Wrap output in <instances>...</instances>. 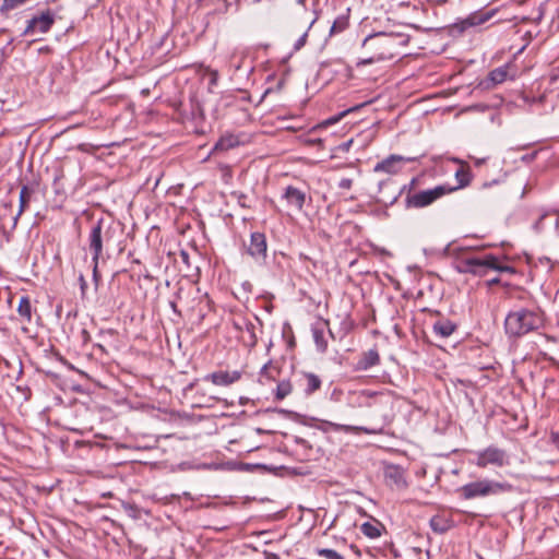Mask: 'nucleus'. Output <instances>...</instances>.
<instances>
[{
	"instance_id": "39",
	"label": "nucleus",
	"mask_w": 559,
	"mask_h": 559,
	"mask_svg": "<svg viewBox=\"0 0 559 559\" xmlns=\"http://www.w3.org/2000/svg\"><path fill=\"white\" fill-rule=\"evenodd\" d=\"M487 158H474L475 165L480 166L486 162Z\"/></svg>"
},
{
	"instance_id": "21",
	"label": "nucleus",
	"mask_w": 559,
	"mask_h": 559,
	"mask_svg": "<svg viewBox=\"0 0 559 559\" xmlns=\"http://www.w3.org/2000/svg\"><path fill=\"white\" fill-rule=\"evenodd\" d=\"M455 163H460L462 166L455 171V179L457 180V186L454 187L455 190L460 188H465L469 185L472 180V175L468 166H466L463 162L457 158L453 159Z\"/></svg>"
},
{
	"instance_id": "47",
	"label": "nucleus",
	"mask_w": 559,
	"mask_h": 559,
	"mask_svg": "<svg viewBox=\"0 0 559 559\" xmlns=\"http://www.w3.org/2000/svg\"><path fill=\"white\" fill-rule=\"evenodd\" d=\"M314 21H316V20H312V21H311V23H310V25H309V27H308V28H310V27L312 26V24H314Z\"/></svg>"
},
{
	"instance_id": "12",
	"label": "nucleus",
	"mask_w": 559,
	"mask_h": 559,
	"mask_svg": "<svg viewBox=\"0 0 559 559\" xmlns=\"http://www.w3.org/2000/svg\"><path fill=\"white\" fill-rule=\"evenodd\" d=\"M53 23L52 15L47 13H41L38 16H34L27 23V26L23 31V36L34 35L36 33L44 34L48 32Z\"/></svg>"
},
{
	"instance_id": "9",
	"label": "nucleus",
	"mask_w": 559,
	"mask_h": 559,
	"mask_svg": "<svg viewBox=\"0 0 559 559\" xmlns=\"http://www.w3.org/2000/svg\"><path fill=\"white\" fill-rule=\"evenodd\" d=\"M323 432L335 431V432H345V433H366V435H378L381 433V429H373L364 426H353V425H344L337 424L329 420H322L321 425L317 426Z\"/></svg>"
},
{
	"instance_id": "19",
	"label": "nucleus",
	"mask_w": 559,
	"mask_h": 559,
	"mask_svg": "<svg viewBox=\"0 0 559 559\" xmlns=\"http://www.w3.org/2000/svg\"><path fill=\"white\" fill-rule=\"evenodd\" d=\"M491 14L475 12L468 15L466 19L462 20L457 25L461 31H465L468 27L477 26L484 24L490 19Z\"/></svg>"
},
{
	"instance_id": "20",
	"label": "nucleus",
	"mask_w": 559,
	"mask_h": 559,
	"mask_svg": "<svg viewBox=\"0 0 559 559\" xmlns=\"http://www.w3.org/2000/svg\"><path fill=\"white\" fill-rule=\"evenodd\" d=\"M432 330L436 335L447 338L456 330V324L448 319H441L433 323Z\"/></svg>"
},
{
	"instance_id": "14",
	"label": "nucleus",
	"mask_w": 559,
	"mask_h": 559,
	"mask_svg": "<svg viewBox=\"0 0 559 559\" xmlns=\"http://www.w3.org/2000/svg\"><path fill=\"white\" fill-rule=\"evenodd\" d=\"M241 378V372L234 371H215L203 377V381H210L215 385L227 386L237 382Z\"/></svg>"
},
{
	"instance_id": "5",
	"label": "nucleus",
	"mask_w": 559,
	"mask_h": 559,
	"mask_svg": "<svg viewBox=\"0 0 559 559\" xmlns=\"http://www.w3.org/2000/svg\"><path fill=\"white\" fill-rule=\"evenodd\" d=\"M455 191L448 185H440L432 189L421 190L415 193H408L405 198V205L408 209H421L431 205L433 202L448 193Z\"/></svg>"
},
{
	"instance_id": "40",
	"label": "nucleus",
	"mask_w": 559,
	"mask_h": 559,
	"mask_svg": "<svg viewBox=\"0 0 559 559\" xmlns=\"http://www.w3.org/2000/svg\"><path fill=\"white\" fill-rule=\"evenodd\" d=\"M270 365H271V364L269 362V364H265V365L262 367V369H261V374H262V376H264V374L266 376V372H267V369H269Z\"/></svg>"
},
{
	"instance_id": "22",
	"label": "nucleus",
	"mask_w": 559,
	"mask_h": 559,
	"mask_svg": "<svg viewBox=\"0 0 559 559\" xmlns=\"http://www.w3.org/2000/svg\"><path fill=\"white\" fill-rule=\"evenodd\" d=\"M240 144V141L237 135L235 134H225L219 138V140L216 142L214 150L215 151H228L230 148H234Z\"/></svg>"
},
{
	"instance_id": "6",
	"label": "nucleus",
	"mask_w": 559,
	"mask_h": 559,
	"mask_svg": "<svg viewBox=\"0 0 559 559\" xmlns=\"http://www.w3.org/2000/svg\"><path fill=\"white\" fill-rule=\"evenodd\" d=\"M103 238L102 221H98L91 227L88 235V249L92 252L93 261V280L96 285H98L100 280V274L98 273V260L103 251Z\"/></svg>"
},
{
	"instance_id": "16",
	"label": "nucleus",
	"mask_w": 559,
	"mask_h": 559,
	"mask_svg": "<svg viewBox=\"0 0 559 559\" xmlns=\"http://www.w3.org/2000/svg\"><path fill=\"white\" fill-rule=\"evenodd\" d=\"M283 199L287 201L289 206L297 211H302L306 202V193L294 186H287L283 193Z\"/></svg>"
},
{
	"instance_id": "7",
	"label": "nucleus",
	"mask_w": 559,
	"mask_h": 559,
	"mask_svg": "<svg viewBox=\"0 0 559 559\" xmlns=\"http://www.w3.org/2000/svg\"><path fill=\"white\" fill-rule=\"evenodd\" d=\"M509 464V456L507 452L497 447L490 445L476 453L475 465L485 468L489 465L502 467Z\"/></svg>"
},
{
	"instance_id": "30",
	"label": "nucleus",
	"mask_w": 559,
	"mask_h": 559,
	"mask_svg": "<svg viewBox=\"0 0 559 559\" xmlns=\"http://www.w3.org/2000/svg\"><path fill=\"white\" fill-rule=\"evenodd\" d=\"M317 554L325 559H344V557L334 549L318 548Z\"/></svg>"
},
{
	"instance_id": "10",
	"label": "nucleus",
	"mask_w": 559,
	"mask_h": 559,
	"mask_svg": "<svg viewBox=\"0 0 559 559\" xmlns=\"http://www.w3.org/2000/svg\"><path fill=\"white\" fill-rule=\"evenodd\" d=\"M416 157H405L402 155L392 154L383 160L376 164L373 167L374 173H386L390 175L397 174L404 163L415 162Z\"/></svg>"
},
{
	"instance_id": "15",
	"label": "nucleus",
	"mask_w": 559,
	"mask_h": 559,
	"mask_svg": "<svg viewBox=\"0 0 559 559\" xmlns=\"http://www.w3.org/2000/svg\"><path fill=\"white\" fill-rule=\"evenodd\" d=\"M384 479L388 485L396 488H404L406 486L404 469L399 465H386L384 468Z\"/></svg>"
},
{
	"instance_id": "18",
	"label": "nucleus",
	"mask_w": 559,
	"mask_h": 559,
	"mask_svg": "<svg viewBox=\"0 0 559 559\" xmlns=\"http://www.w3.org/2000/svg\"><path fill=\"white\" fill-rule=\"evenodd\" d=\"M380 361L379 353L377 349H369L362 353L361 357L356 364L357 370H368L369 368L377 366Z\"/></svg>"
},
{
	"instance_id": "31",
	"label": "nucleus",
	"mask_w": 559,
	"mask_h": 559,
	"mask_svg": "<svg viewBox=\"0 0 559 559\" xmlns=\"http://www.w3.org/2000/svg\"><path fill=\"white\" fill-rule=\"evenodd\" d=\"M365 104H360V105H356L352 108H348L346 110H343L342 112H340L338 115L334 116V117H331L329 118L325 123L326 124H332V123H335L337 121H340L343 117H345L348 112H353V111H356L358 109H360L361 107H364Z\"/></svg>"
},
{
	"instance_id": "29",
	"label": "nucleus",
	"mask_w": 559,
	"mask_h": 559,
	"mask_svg": "<svg viewBox=\"0 0 559 559\" xmlns=\"http://www.w3.org/2000/svg\"><path fill=\"white\" fill-rule=\"evenodd\" d=\"M347 25H348V19L346 16H340L333 22L331 29H330V34L340 33V32L344 31L347 27Z\"/></svg>"
},
{
	"instance_id": "41",
	"label": "nucleus",
	"mask_w": 559,
	"mask_h": 559,
	"mask_svg": "<svg viewBox=\"0 0 559 559\" xmlns=\"http://www.w3.org/2000/svg\"><path fill=\"white\" fill-rule=\"evenodd\" d=\"M554 442H555L556 447L559 449V432L554 435Z\"/></svg>"
},
{
	"instance_id": "42",
	"label": "nucleus",
	"mask_w": 559,
	"mask_h": 559,
	"mask_svg": "<svg viewBox=\"0 0 559 559\" xmlns=\"http://www.w3.org/2000/svg\"><path fill=\"white\" fill-rule=\"evenodd\" d=\"M352 142H353V140H349L348 142H346L344 144V150H348V147L350 146Z\"/></svg>"
},
{
	"instance_id": "38",
	"label": "nucleus",
	"mask_w": 559,
	"mask_h": 559,
	"mask_svg": "<svg viewBox=\"0 0 559 559\" xmlns=\"http://www.w3.org/2000/svg\"><path fill=\"white\" fill-rule=\"evenodd\" d=\"M496 183H498V180H496V179L492 180V181H487V182L483 183V188L486 189V188H489V187H491L492 185H496Z\"/></svg>"
},
{
	"instance_id": "32",
	"label": "nucleus",
	"mask_w": 559,
	"mask_h": 559,
	"mask_svg": "<svg viewBox=\"0 0 559 559\" xmlns=\"http://www.w3.org/2000/svg\"><path fill=\"white\" fill-rule=\"evenodd\" d=\"M307 36H308V31H306L299 38L298 40L295 43V50H299L300 48H302L305 45H306V41H307Z\"/></svg>"
},
{
	"instance_id": "43",
	"label": "nucleus",
	"mask_w": 559,
	"mask_h": 559,
	"mask_svg": "<svg viewBox=\"0 0 559 559\" xmlns=\"http://www.w3.org/2000/svg\"><path fill=\"white\" fill-rule=\"evenodd\" d=\"M182 258H183V260H187L188 254L186 252H182Z\"/></svg>"
},
{
	"instance_id": "36",
	"label": "nucleus",
	"mask_w": 559,
	"mask_h": 559,
	"mask_svg": "<svg viewBox=\"0 0 559 559\" xmlns=\"http://www.w3.org/2000/svg\"><path fill=\"white\" fill-rule=\"evenodd\" d=\"M359 394H360V396H365V397H372V396L377 395L376 392H371V391H361Z\"/></svg>"
},
{
	"instance_id": "44",
	"label": "nucleus",
	"mask_w": 559,
	"mask_h": 559,
	"mask_svg": "<svg viewBox=\"0 0 559 559\" xmlns=\"http://www.w3.org/2000/svg\"><path fill=\"white\" fill-rule=\"evenodd\" d=\"M86 334L87 332L85 330H82V337H85Z\"/></svg>"
},
{
	"instance_id": "34",
	"label": "nucleus",
	"mask_w": 559,
	"mask_h": 559,
	"mask_svg": "<svg viewBox=\"0 0 559 559\" xmlns=\"http://www.w3.org/2000/svg\"><path fill=\"white\" fill-rule=\"evenodd\" d=\"M74 448L75 449H91L92 448V444L88 443V442H85L83 440H75L74 441Z\"/></svg>"
},
{
	"instance_id": "46",
	"label": "nucleus",
	"mask_w": 559,
	"mask_h": 559,
	"mask_svg": "<svg viewBox=\"0 0 559 559\" xmlns=\"http://www.w3.org/2000/svg\"><path fill=\"white\" fill-rule=\"evenodd\" d=\"M271 559H278L277 555H272Z\"/></svg>"
},
{
	"instance_id": "8",
	"label": "nucleus",
	"mask_w": 559,
	"mask_h": 559,
	"mask_svg": "<svg viewBox=\"0 0 559 559\" xmlns=\"http://www.w3.org/2000/svg\"><path fill=\"white\" fill-rule=\"evenodd\" d=\"M513 66L511 63H506L491 70L488 75L478 83L477 87L481 91H490L497 85L506 82L508 79H513L514 74H510V69Z\"/></svg>"
},
{
	"instance_id": "49",
	"label": "nucleus",
	"mask_w": 559,
	"mask_h": 559,
	"mask_svg": "<svg viewBox=\"0 0 559 559\" xmlns=\"http://www.w3.org/2000/svg\"><path fill=\"white\" fill-rule=\"evenodd\" d=\"M298 2H299V3H304V2H305V0H298Z\"/></svg>"
},
{
	"instance_id": "11",
	"label": "nucleus",
	"mask_w": 559,
	"mask_h": 559,
	"mask_svg": "<svg viewBox=\"0 0 559 559\" xmlns=\"http://www.w3.org/2000/svg\"><path fill=\"white\" fill-rule=\"evenodd\" d=\"M248 253L257 262H264L267 257V241L263 233L254 231L250 235Z\"/></svg>"
},
{
	"instance_id": "25",
	"label": "nucleus",
	"mask_w": 559,
	"mask_h": 559,
	"mask_svg": "<svg viewBox=\"0 0 559 559\" xmlns=\"http://www.w3.org/2000/svg\"><path fill=\"white\" fill-rule=\"evenodd\" d=\"M304 379L306 381L304 391L307 395H311L321 388V380L317 374L307 372L304 373Z\"/></svg>"
},
{
	"instance_id": "26",
	"label": "nucleus",
	"mask_w": 559,
	"mask_h": 559,
	"mask_svg": "<svg viewBox=\"0 0 559 559\" xmlns=\"http://www.w3.org/2000/svg\"><path fill=\"white\" fill-rule=\"evenodd\" d=\"M293 385L288 380H282L277 383L275 391V399L278 401L284 400L292 393Z\"/></svg>"
},
{
	"instance_id": "48",
	"label": "nucleus",
	"mask_w": 559,
	"mask_h": 559,
	"mask_svg": "<svg viewBox=\"0 0 559 559\" xmlns=\"http://www.w3.org/2000/svg\"><path fill=\"white\" fill-rule=\"evenodd\" d=\"M498 282H499L498 278H495V280L491 281V283H498Z\"/></svg>"
},
{
	"instance_id": "3",
	"label": "nucleus",
	"mask_w": 559,
	"mask_h": 559,
	"mask_svg": "<svg viewBox=\"0 0 559 559\" xmlns=\"http://www.w3.org/2000/svg\"><path fill=\"white\" fill-rule=\"evenodd\" d=\"M395 38L385 33H378L370 35L362 41V47L370 52V56L360 58L357 62V67L368 66L376 62L393 58V47Z\"/></svg>"
},
{
	"instance_id": "45",
	"label": "nucleus",
	"mask_w": 559,
	"mask_h": 559,
	"mask_svg": "<svg viewBox=\"0 0 559 559\" xmlns=\"http://www.w3.org/2000/svg\"><path fill=\"white\" fill-rule=\"evenodd\" d=\"M71 405H72V407L75 406L76 402L74 400H72Z\"/></svg>"
},
{
	"instance_id": "17",
	"label": "nucleus",
	"mask_w": 559,
	"mask_h": 559,
	"mask_svg": "<svg viewBox=\"0 0 559 559\" xmlns=\"http://www.w3.org/2000/svg\"><path fill=\"white\" fill-rule=\"evenodd\" d=\"M34 191H35L34 187H31L27 185L22 186L21 191H20V198H19V201H20L19 211L12 217L11 229H14L16 227L17 221H19L20 216L22 215V213L26 210Z\"/></svg>"
},
{
	"instance_id": "1",
	"label": "nucleus",
	"mask_w": 559,
	"mask_h": 559,
	"mask_svg": "<svg viewBox=\"0 0 559 559\" xmlns=\"http://www.w3.org/2000/svg\"><path fill=\"white\" fill-rule=\"evenodd\" d=\"M545 314L540 308H519L504 319V331L509 338H520L544 328Z\"/></svg>"
},
{
	"instance_id": "28",
	"label": "nucleus",
	"mask_w": 559,
	"mask_h": 559,
	"mask_svg": "<svg viewBox=\"0 0 559 559\" xmlns=\"http://www.w3.org/2000/svg\"><path fill=\"white\" fill-rule=\"evenodd\" d=\"M379 525H380L379 523L372 524L370 522H365L360 526V531L364 535H366L369 538H377L381 535Z\"/></svg>"
},
{
	"instance_id": "33",
	"label": "nucleus",
	"mask_w": 559,
	"mask_h": 559,
	"mask_svg": "<svg viewBox=\"0 0 559 559\" xmlns=\"http://www.w3.org/2000/svg\"><path fill=\"white\" fill-rule=\"evenodd\" d=\"M353 185V180L350 178H342L338 182L340 189H350Z\"/></svg>"
},
{
	"instance_id": "27",
	"label": "nucleus",
	"mask_w": 559,
	"mask_h": 559,
	"mask_svg": "<svg viewBox=\"0 0 559 559\" xmlns=\"http://www.w3.org/2000/svg\"><path fill=\"white\" fill-rule=\"evenodd\" d=\"M19 314L26 319L27 321H31L32 319V305L27 297H21L19 307H17Z\"/></svg>"
},
{
	"instance_id": "24",
	"label": "nucleus",
	"mask_w": 559,
	"mask_h": 559,
	"mask_svg": "<svg viewBox=\"0 0 559 559\" xmlns=\"http://www.w3.org/2000/svg\"><path fill=\"white\" fill-rule=\"evenodd\" d=\"M311 332L318 352L324 353L328 348V342L324 337V328L322 325H313Z\"/></svg>"
},
{
	"instance_id": "37",
	"label": "nucleus",
	"mask_w": 559,
	"mask_h": 559,
	"mask_svg": "<svg viewBox=\"0 0 559 559\" xmlns=\"http://www.w3.org/2000/svg\"><path fill=\"white\" fill-rule=\"evenodd\" d=\"M536 154H537L536 152H534L532 154H527V155L523 156L522 159L524 162H531V160H533L535 158Z\"/></svg>"
},
{
	"instance_id": "4",
	"label": "nucleus",
	"mask_w": 559,
	"mask_h": 559,
	"mask_svg": "<svg viewBox=\"0 0 559 559\" xmlns=\"http://www.w3.org/2000/svg\"><path fill=\"white\" fill-rule=\"evenodd\" d=\"M456 270L460 273H471L478 276L486 275L488 270L513 272L511 266L500 264L498 258L492 254L460 259L456 263Z\"/></svg>"
},
{
	"instance_id": "13",
	"label": "nucleus",
	"mask_w": 559,
	"mask_h": 559,
	"mask_svg": "<svg viewBox=\"0 0 559 559\" xmlns=\"http://www.w3.org/2000/svg\"><path fill=\"white\" fill-rule=\"evenodd\" d=\"M67 188L68 179L63 171L56 174L52 181V190L55 193V198L52 199L53 206L62 207L64 205L68 199Z\"/></svg>"
},
{
	"instance_id": "2",
	"label": "nucleus",
	"mask_w": 559,
	"mask_h": 559,
	"mask_svg": "<svg viewBox=\"0 0 559 559\" xmlns=\"http://www.w3.org/2000/svg\"><path fill=\"white\" fill-rule=\"evenodd\" d=\"M513 489V485L508 481L481 478L461 486L456 489V492L464 500H473L476 498H486L512 492Z\"/></svg>"
},
{
	"instance_id": "35",
	"label": "nucleus",
	"mask_w": 559,
	"mask_h": 559,
	"mask_svg": "<svg viewBox=\"0 0 559 559\" xmlns=\"http://www.w3.org/2000/svg\"><path fill=\"white\" fill-rule=\"evenodd\" d=\"M79 281H80V286H81V292H82V296L85 295V290H86V287H87V284L83 277V275H80L79 277Z\"/></svg>"
},
{
	"instance_id": "23",
	"label": "nucleus",
	"mask_w": 559,
	"mask_h": 559,
	"mask_svg": "<svg viewBox=\"0 0 559 559\" xmlns=\"http://www.w3.org/2000/svg\"><path fill=\"white\" fill-rule=\"evenodd\" d=\"M451 526L452 522L442 515H435L430 519V527L435 533L443 534L448 532Z\"/></svg>"
}]
</instances>
